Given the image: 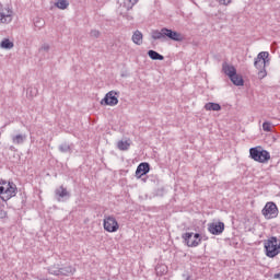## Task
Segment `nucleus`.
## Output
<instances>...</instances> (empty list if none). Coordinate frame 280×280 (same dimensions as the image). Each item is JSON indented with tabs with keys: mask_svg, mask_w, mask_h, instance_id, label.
Segmentation results:
<instances>
[{
	"mask_svg": "<svg viewBox=\"0 0 280 280\" xmlns=\"http://www.w3.org/2000/svg\"><path fill=\"white\" fill-rule=\"evenodd\" d=\"M151 38L153 40H174L175 43H183L185 40V36L183 34L167 27H163L160 31L159 30H153L151 32Z\"/></svg>",
	"mask_w": 280,
	"mask_h": 280,
	"instance_id": "nucleus-1",
	"label": "nucleus"
},
{
	"mask_svg": "<svg viewBox=\"0 0 280 280\" xmlns=\"http://www.w3.org/2000/svg\"><path fill=\"white\" fill-rule=\"evenodd\" d=\"M222 69L223 73H225V75L230 78L234 86H244V78L242 77V74L237 73V69H235V66L223 62Z\"/></svg>",
	"mask_w": 280,
	"mask_h": 280,
	"instance_id": "nucleus-2",
	"label": "nucleus"
},
{
	"mask_svg": "<svg viewBox=\"0 0 280 280\" xmlns=\"http://www.w3.org/2000/svg\"><path fill=\"white\" fill-rule=\"evenodd\" d=\"M265 255L270 259H275L280 253V240L277 236H271L264 243Z\"/></svg>",
	"mask_w": 280,
	"mask_h": 280,
	"instance_id": "nucleus-3",
	"label": "nucleus"
},
{
	"mask_svg": "<svg viewBox=\"0 0 280 280\" xmlns=\"http://www.w3.org/2000/svg\"><path fill=\"white\" fill-rule=\"evenodd\" d=\"M249 156L257 163H268L270 159V152L261 149V147H255L249 149Z\"/></svg>",
	"mask_w": 280,
	"mask_h": 280,
	"instance_id": "nucleus-4",
	"label": "nucleus"
},
{
	"mask_svg": "<svg viewBox=\"0 0 280 280\" xmlns=\"http://www.w3.org/2000/svg\"><path fill=\"white\" fill-rule=\"evenodd\" d=\"M18 191L19 188L16 187V184H14V182H8L7 186H0V198L3 202H8V200L16 196Z\"/></svg>",
	"mask_w": 280,
	"mask_h": 280,
	"instance_id": "nucleus-5",
	"label": "nucleus"
},
{
	"mask_svg": "<svg viewBox=\"0 0 280 280\" xmlns=\"http://www.w3.org/2000/svg\"><path fill=\"white\" fill-rule=\"evenodd\" d=\"M182 240L184 241V244L188 246V248H196L197 246H200V243L202 242V236L200 233L194 232H186L182 234Z\"/></svg>",
	"mask_w": 280,
	"mask_h": 280,
	"instance_id": "nucleus-6",
	"label": "nucleus"
},
{
	"mask_svg": "<svg viewBox=\"0 0 280 280\" xmlns=\"http://www.w3.org/2000/svg\"><path fill=\"white\" fill-rule=\"evenodd\" d=\"M261 213L266 220H272V218L279 215V208L277 207V203L269 201L265 205Z\"/></svg>",
	"mask_w": 280,
	"mask_h": 280,
	"instance_id": "nucleus-7",
	"label": "nucleus"
},
{
	"mask_svg": "<svg viewBox=\"0 0 280 280\" xmlns=\"http://www.w3.org/2000/svg\"><path fill=\"white\" fill-rule=\"evenodd\" d=\"M103 226L107 233H117V231H119V222H117V219H115L113 215H107L104 218Z\"/></svg>",
	"mask_w": 280,
	"mask_h": 280,
	"instance_id": "nucleus-8",
	"label": "nucleus"
},
{
	"mask_svg": "<svg viewBox=\"0 0 280 280\" xmlns=\"http://www.w3.org/2000/svg\"><path fill=\"white\" fill-rule=\"evenodd\" d=\"M119 93L116 91H109L105 94L104 98L101 101L102 106H117L119 104V98L117 97Z\"/></svg>",
	"mask_w": 280,
	"mask_h": 280,
	"instance_id": "nucleus-9",
	"label": "nucleus"
},
{
	"mask_svg": "<svg viewBox=\"0 0 280 280\" xmlns=\"http://www.w3.org/2000/svg\"><path fill=\"white\" fill-rule=\"evenodd\" d=\"M55 198L58 202H67L71 198V192L65 186H60L55 190Z\"/></svg>",
	"mask_w": 280,
	"mask_h": 280,
	"instance_id": "nucleus-10",
	"label": "nucleus"
},
{
	"mask_svg": "<svg viewBox=\"0 0 280 280\" xmlns=\"http://www.w3.org/2000/svg\"><path fill=\"white\" fill-rule=\"evenodd\" d=\"M208 231L211 235H222L224 233V222H212L208 224Z\"/></svg>",
	"mask_w": 280,
	"mask_h": 280,
	"instance_id": "nucleus-11",
	"label": "nucleus"
},
{
	"mask_svg": "<svg viewBox=\"0 0 280 280\" xmlns=\"http://www.w3.org/2000/svg\"><path fill=\"white\" fill-rule=\"evenodd\" d=\"M52 275L56 276H62V277H71V275H75V267L73 266H67V267H61L58 270H55Z\"/></svg>",
	"mask_w": 280,
	"mask_h": 280,
	"instance_id": "nucleus-12",
	"label": "nucleus"
},
{
	"mask_svg": "<svg viewBox=\"0 0 280 280\" xmlns=\"http://www.w3.org/2000/svg\"><path fill=\"white\" fill-rule=\"evenodd\" d=\"M150 173V163L142 162L138 165L136 170V178H141V176H145V174Z\"/></svg>",
	"mask_w": 280,
	"mask_h": 280,
	"instance_id": "nucleus-13",
	"label": "nucleus"
},
{
	"mask_svg": "<svg viewBox=\"0 0 280 280\" xmlns=\"http://www.w3.org/2000/svg\"><path fill=\"white\" fill-rule=\"evenodd\" d=\"M267 56H270V52L268 51H261L257 55V57L254 59V67L255 69H258V71H261V69H264V58H266Z\"/></svg>",
	"mask_w": 280,
	"mask_h": 280,
	"instance_id": "nucleus-14",
	"label": "nucleus"
},
{
	"mask_svg": "<svg viewBox=\"0 0 280 280\" xmlns=\"http://www.w3.org/2000/svg\"><path fill=\"white\" fill-rule=\"evenodd\" d=\"M270 56H267L266 58H262V69L258 71V79L259 80H264V78H266V75H268V72L266 71V68L268 67V65H270Z\"/></svg>",
	"mask_w": 280,
	"mask_h": 280,
	"instance_id": "nucleus-15",
	"label": "nucleus"
},
{
	"mask_svg": "<svg viewBox=\"0 0 280 280\" xmlns=\"http://www.w3.org/2000/svg\"><path fill=\"white\" fill-rule=\"evenodd\" d=\"M12 14H14V12L10 9L8 10L7 13L0 12V23H3V24L12 23Z\"/></svg>",
	"mask_w": 280,
	"mask_h": 280,
	"instance_id": "nucleus-16",
	"label": "nucleus"
},
{
	"mask_svg": "<svg viewBox=\"0 0 280 280\" xmlns=\"http://www.w3.org/2000/svg\"><path fill=\"white\" fill-rule=\"evenodd\" d=\"M131 39L135 45H143V33L137 30L136 32H133Z\"/></svg>",
	"mask_w": 280,
	"mask_h": 280,
	"instance_id": "nucleus-17",
	"label": "nucleus"
},
{
	"mask_svg": "<svg viewBox=\"0 0 280 280\" xmlns=\"http://www.w3.org/2000/svg\"><path fill=\"white\" fill-rule=\"evenodd\" d=\"M205 109L220 112L222 110V105H220L219 103L209 102L205 105Z\"/></svg>",
	"mask_w": 280,
	"mask_h": 280,
	"instance_id": "nucleus-18",
	"label": "nucleus"
},
{
	"mask_svg": "<svg viewBox=\"0 0 280 280\" xmlns=\"http://www.w3.org/2000/svg\"><path fill=\"white\" fill-rule=\"evenodd\" d=\"M148 56L151 58V60H165V57L161 54H159L156 50H148Z\"/></svg>",
	"mask_w": 280,
	"mask_h": 280,
	"instance_id": "nucleus-19",
	"label": "nucleus"
},
{
	"mask_svg": "<svg viewBox=\"0 0 280 280\" xmlns=\"http://www.w3.org/2000/svg\"><path fill=\"white\" fill-rule=\"evenodd\" d=\"M156 277H163V275H167V266L165 265H158L155 267Z\"/></svg>",
	"mask_w": 280,
	"mask_h": 280,
	"instance_id": "nucleus-20",
	"label": "nucleus"
},
{
	"mask_svg": "<svg viewBox=\"0 0 280 280\" xmlns=\"http://www.w3.org/2000/svg\"><path fill=\"white\" fill-rule=\"evenodd\" d=\"M25 139H27V136L25 135H16L12 137V141L16 145H21V143H25Z\"/></svg>",
	"mask_w": 280,
	"mask_h": 280,
	"instance_id": "nucleus-21",
	"label": "nucleus"
},
{
	"mask_svg": "<svg viewBox=\"0 0 280 280\" xmlns=\"http://www.w3.org/2000/svg\"><path fill=\"white\" fill-rule=\"evenodd\" d=\"M117 148H118V150L126 152V150H130V142H128V140H126V141L120 140L117 143Z\"/></svg>",
	"mask_w": 280,
	"mask_h": 280,
	"instance_id": "nucleus-22",
	"label": "nucleus"
},
{
	"mask_svg": "<svg viewBox=\"0 0 280 280\" xmlns=\"http://www.w3.org/2000/svg\"><path fill=\"white\" fill-rule=\"evenodd\" d=\"M0 47L1 49H12V47H14V43L11 42L8 38H4L1 43H0Z\"/></svg>",
	"mask_w": 280,
	"mask_h": 280,
	"instance_id": "nucleus-23",
	"label": "nucleus"
},
{
	"mask_svg": "<svg viewBox=\"0 0 280 280\" xmlns=\"http://www.w3.org/2000/svg\"><path fill=\"white\" fill-rule=\"evenodd\" d=\"M56 8H58L59 10H67V8H69V0H58L55 3Z\"/></svg>",
	"mask_w": 280,
	"mask_h": 280,
	"instance_id": "nucleus-24",
	"label": "nucleus"
},
{
	"mask_svg": "<svg viewBox=\"0 0 280 280\" xmlns=\"http://www.w3.org/2000/svg\"><path fill=\"white\" fill-rule=\"evenodd\" d=\"M59 152H61L62 154H67V152H71V144L63 142L59 145Z\"/></svg>",
	"mask_w": 280,
	"mask_h": 280,
	"instance_id": "nucleus-25",
	"label": "nucleus"
},
{
	"mask_svg": "<svg viewBox=\"0 0 280 280\" xmlns=\"http://www.w3.org/2000/svg\"><path fill=\"white\" fill-rule=\"evenodd\" d=\"M137 3V0H125L124 1V8H126L127 11L132 10V7Z\"/></svg>",
	"mask_w": 280,
	"mask_h": 280,
	"instance_id": "nucleus-26",
	"label": "nucleus"
},
{
	"mask_svg": "<svg viewBox=\"0 0 280 280\" xmlns=\"http://www.w3.org/2000/svg\"><path fill=\"white\" fill-rule=\"evenodd\" d=\"M34 25H35V27H38V30H40L42 27H45V20L40 19V18H37L34 21Z\"/></svg>",
	"mask_w": 280,
	"mask_h": 280,
	"instance_id": "nucleus-27",
	"label": "nucleus"
},
{
	"mask_svg": "<svg viewBox=\"0 0 280 280\" xmlns=\"http://www.w3.org/2000/svg\"><path fill=\"white\" fill-rule=\"evenodd\" d=\"M272 124L271 122H269V121H265L264 124H262V130L265 131V132H272Z\"/></svg>",
	"mask_w": 280,
	"mask_h": 280,
	"instance_id": "nucleus-28",
	"label": "nucleus"
},
{
	"mask_svg": "<svg viewBox=\"0 0 280 280\" xmlns=\"http://www.w3.org/2000/svg\"><path fill=\"white\" fill-rule=\"evenodd\" d=\"M90 36H91V38H100V36H102V33L97 30H92L90 32Z\"/></svg>",
	"mask_w": 280,
	"mask_h": 280,
	"instance_id": "nucleus-29",
	"label": "nucleus"
},
{
	"mask_svg": "<svg viewBox=\"0 0 280 280\" xmlns=\"http://www.w3.org/2000/svg\"><path fill=\"white\" fill-rule=\"evenodd\" d=\"M8 218V211L0 209V220H5Z\"/></svg>",
	"mask_w": 280,
	"mask_h": 280,
	"instance_id": "nucleus-30",
	"label": "nucleus"
},
{
	"mask_svg": "<svg viewBox=\"0 0 280 280\" xmlns=\"http://www.w3.org/2000/svg\"><path fill=\"white\" fill-rule=\"evenodd\" d=\"M220 5H229L231 3V0H218Z\"/></svg>",
	"mask_w": 280,
	"mask_h": 280,
	"instance_id": "nucleus-31",
	"label": "nucleus"
},
{
	"mask_svg": "<svg viewBox=\"0 0 280 280\" xmlns=\"http://www.w3.org/2000/svg\"><path fill=\"white\" fill-rule=\"evenodd\" d=\"M0 187H8V180L1 179L0 180Z\"/></svg>",
	"mask_w": 280,
	"mask_h": 280,
	"instance_id": "nucleus-32",
	"label": "nucleus"
},
{
	"mask_svg": "<svg viewBox=\"0 0 280 280\" xmlns=\"http://www.w3.org/2000/svg\"><path fill=\"white\" fill-rule=\"evenodd\" d=\"M42 49H43L44 51H48V50H49V44H44V45L42 46Z\"/></svg>",
	"mask_w": 280,
	"mask_h": 280,
	"instance_id": "nucleus-33",
	"label": "nucleus"
},
{
	"mask_svg": "<svg viewBox=\"0 0 280 280\" xmlns=\"http://www.w3.org/2000/svg\"><path fill=\"white\" fill-rule=\"evenodd\" d=\"M183 277L185 280H194V279H191V276L188 273H184Z\"/></svg>",
	"mask_w": 280,
	"mask_h": 280,
	"instance_id": "nucleus-34",
	"label": "nucleus"
},
{
	"mask_svg": "<svg viewBox=\"0 0 280 280\" xmlns=\"http://www.w3.org/2000/svg\"><path fill=\"white\" fill-rule=\"evenodd\" d=\"M273 279H279L280 280V272L279 273H275Z\"/></svg>",
	"mask_w": 280,
	"mask_h": 280,
	"instance_id": "nucleus-35",
	"label": "nucleus"
}]
</instances>
